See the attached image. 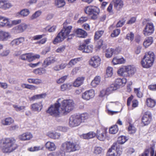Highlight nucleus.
I'll use <instances>...</instances> for the list:
<instances>
[{"label": "nucleus", "instance_id": "obj_3", "mask_svg": "<svg viewBox=\"0 0 156 156\" xmlns=\"http://www.w3.org/2000/svg\"><path fill=\"white\" fill-rule=\"evenodd\" d=\"M60 99V107L62 114H66L72 110L74 107V103L71 99L63 100L62 98Z\"/></svg>", "mask_w": 156, "mask_h": 156}, {"label": "nucleus", "instance_id": "obj_32", "mask_svg": "<svg viewBox=\"0 0 156 156\" xmlns=\"http://www.w3.org/2000/svg\"><path fill=\"white\" fill-rule=\"evenodd\" d=\"M76 33L77 37H85L87 36V33L81 29H78L76 31Z\"/></svg>", "mask_w": 156, "mask_h": 156}, {"label": "nucleus", "instance_id": "obj_36", "mask_svg": "<svg viewBox=\"0 0 156 156\" xmlns=\"http://www.w3.org/2000/svg\"><path fill=\"white\" fill-rule=\"evenodd\" d=\"M125 62V60L123 58H119L117 57H115L113 58L112 62L114 65L124 63Z\"/></svg>", "mask_w": 156, "mask_h": 156}, {"label": "nucleus", "instance_id": "obj_11", "mask_svg": "<svg viewBox=\"0 0 156 156\" xmlns=\"http://www.w3.org/2000/svg\"><path fill=\"white\" fill-rule=\"evenodd\" d=\"M154 31V26L151 23H148L143 30V34L145 36L152 34Z\"/></svg>", "mask_w": 156, "mask_h": 156}, {"label": "nucleus", "instance_id": "obj_52", "mask_svg": "<svg viewBox=\"0 0 156 156\" xmlns=\"http://www.w3.org/2000/svg\"><path fill=\"white\" fill-rule=\"evenodd\" d=\"M136 129L134 126L131 124H130L128 128V131L130 134L135 133L136 132Z\"/></svg>", "mask_w": 156, "mask_h": 156}, {"label": "nucleus", "instance_id": "obj_29", "mask_svg": "<svg viewBox=\"0 0 156 156\" xmlns=\"http://www.w3.org/2000/svg\"><path fill=\"white\" fill-rule=\"evenodd\" d=\"M14 120L11 118L9 117L2 119L1 121V123L4 126L9 125L13 123Z\"/></svg>", "mask_w": 156, "mask_h": 156}, {"label": "nucleus", "instance_id": "obj_22", "mask_svg": "<svg viewBox=\"0 0 156 156\" xmlns=\"http://www.w3.org/2000/svg\"><path fill=\"white\" fill-rule=\"evenodd\" d=\"M79 50L83 51V52L87 53L92 52L93 50V47L92 45L86 46L85 44L80 45L79 48Z\"/></svg>", "mask_w": 156, "mask_h": 156}, {"label": "nucleus", "instance_id": "obj_34", "mask_svg": "<svg viewBox=\"0 0 156 156\" xmlns=\"http://www.w3.org/2000/svg\"><path fill=\"white\" fill-rule=\"evenodd\" d=\"M27 81L29 83L36 85H39L42 83V80L38 78H29L27 79Z\"/></svg>", "mask_w": 156, "mask_h": 156}, {"label": "nucleus", "instance_id": "obj_48", "mask_svg": "<svg viewBox=\"0 0 156 156\" xmlns=\"http://www.w3.org/2000/svg\"><path fill=\"white\" fill-rule=\"evenodd\" d=\"M12 106L17 112H20L24 110L26 108V106H19L16 105H13Z\"/></svg>", "mask_w": 156, "mask_h": 156}, {"label": "nucleus", "instance_id": "obj_56", "mask_svg": "<svg viewBox=\"0 0 156 156\" xmlns=\"http://www.w3.org/2000/svg\"><path fill=\"white\" fill-rule=\"evenodd\" d=\"M127 140L126 137L124 136H122L118 138V141L119 143L123 144Z\"/></svg>", "mask_w": 156, "mask_h": 156}, {"label": "nucleus", "instance_id": "obj_54", "mask_svg": "<svg viewBox=\"0 0 156 156\" xmlns=\"http://www.w3.org/2000/svg\"><path fill=\"white\" fill-rule=\"evenodd\" d=\"M10 53V50L9 49H5L0 53V56L2 57H5L8 55Z\"/></svg>", "mask_w": 156, "mask_h": 156}, {"label": "nucleus", "instance_id": "obj_40", "mask_svg": "<svg viewBox=\"0 0 156 156\" xmlns=\"http://www.w3.org/2000/svg\"><path fill=\"white\" fill-rule=\"evenodd\" d=\"M33 72L36 75H41L46 73V70L43 68H39L34 69Z\"/></svg>", "mask_w": 156, "mask_h": 156}, {"label": "nucleus", "instance_id": "obj_35", "mask_svg": "<svg viewBox=\"0 0 156 156\" xmlns=\"http://www.w3.org/2000/svg\"><path fill=\"white\" fill-rule=\"evenodd\" d=\"M101 81V77L99 76H96L92 81L91 83V86L94 87L99 85Z\"/></svg>", "mask_w": 156, "mask_h": 156}, {"label": "nucleus", "instance_id": "obj_41", "mask_svg": "<svg viewBox=\"0 0 156 156\" xmlns=\"http://www.w3.org/2000/svg\"><path fill=\"white\" fill-rule=\"evenodd\" d=\"M56 61V60L55 58H48L44 61V64H46L47 66H48L51 64L54 63Z\"/></svg>", "mask_w": 156, "mask_h": 156}, {"label": "nucleus", "instance_id": "obj_49", "mask_svg": "<svg viewBox=\"0 0 156 156\" xmlns=\"http://www.w3.org/2000/svg\"><path fill=\"white\" fill-rule=\"evenodd\" d=\"M56 26H53L51 27L50 25L48 26L45 28L46 31H48L49 32H52L55 31L56 29Z\"/></svg>", "mask_w": 156, "mask_h": 156}, {"label": "nucleus", "instance_id": "obj_2", "mask_svg": "<svg viewBox=\"0 0 156 156\" xmlns=\"http://www.w3.org/2000/svg\"><path fill=\"white\" fill-rule=\"evenodd\" d=\"M72 27L69 26L64 27L58 34L56 37L53 43L56 44L57 43L63 41L66 37H68V40L71 39L72 37L74 36L73 34L69 35L71 32Z\"/></svg>", "mask_w": 156, "mask_h": 156}, {"label": "nucleus", "instance_id": "obj_16", "mask_svg": "<svg viewBox=\"0 0 156 156\" xmlns=\"http://www.w3.org/2000/svg\"><path fill=\"white\" fill-rule=\"evenodd\" d=\"M151 114L149 111L146 112L142 117V122L144 125H148L150 122L151 119Z\"/></svg>", "mask_w": 156, "mask_h": 156}, {"label": "nucleus", "instance_id": "obj_63", "mask_svg": "<svg viewBox=\"0 0 156 156\" xmlns=\"http://www.w3.org/2000/svg\"><path fill=\"white\" fill-rule=\"evenodd\" d=\"M45 36L44 34L38 35L34 36L31 39V40L37 41L39 40Z\"/></svg>", "mask_w": 156, "mask_h": 156}, {"label": "nucleus", "instance_id": "obj_21", "mask_svg": "<svg viewBox=\"0 0 156 156\" xmlns=\"http://www.w3.org/2000/svg\"><path fill=\"white\" fill-rule=\"evenodd\" d=\"M4 26L11 27L12 24L8 18L0 16V27Z\"/></svg>", "mask_w": 156, "mask_h": 156}, {"label": "nucleus", "instance_id": "obj_55", "mask_svg": "<svg viewBox=\"0 0 156 156\" xmlns=\"http://www.w3.org/2000/svg\"><path fill=\"white\" fill-rule=\"evenodd\" d=\"M66 152L65 150L62 149V144L61 145L60 149L56 152V154L58 156H65V153Z\"/></svg>", "mask_w": 156, "mask_h": 156}, {"label": "nucleus", "instance_id": "obj_14", "mask_svg": "<svg viewBox=\"0 0 156 156\" xmlns=\"http://www.w3.org/2000/svg\"><path fill=\"white\" fill-rule=\"evenodd\" d=\"M101 61V58L99 56H94L91 58L90 64L94 67L96 68L100 66Z\"/></svg>", "mask_w": 156, "mask_h": 156}, {"label": "nucleus", "instance_id": "obj_25", "mask_svg": "<svg viewBox=\"0 0 156 156\" xmlns=\"http://www.w3.org/2000/svg\"><path fill=\"white\" fill-rule=\"evenodd\" d=\"M45 146L47 149L50 151H55L56 149V146L53 142H47L45 144Z\"/></svg>", "mask_w": 156, "mask_h": 156}, {"label": "nucleus", "instance_id": "obj_61", "mask_svg": "<svg viewBox=\"0 0 156 156\" xmlns=\"http://www.w3.org/2000/svg\"><path fill=\"white\" fill-rule=\"evenodd\" d=\"M134 37V34L132 32H130L127 34L126 38L128 40L132 41L133 40Z\"/></svg>", "mask_w": 156, "mask_h": 156}, {"label": "nucleus", "instance_id": "obj_44", "mask_svg": "<svg viewBox=\"0 0 156 156\" xmlns=\"http://www.w3.org/2000/svg\"><path fill=\"white\" fill-rule=\"evenodd\" d=\"M118 131V128L117 125H114L111 126L109 129V132L111 134H115Z\"/></svg>", "mask_w": 156, "mask_h": 156}, {"label": "nucleus", "instance_id": "obj_28", "mask_svg": "<svg viewBox=\"0 0 156 156\" xmlns=\"http://www.w3.org/2000/svg\"><path fill=\"white\" fill-rule=\"evenodd\" d=\"M28 25L25 23H22L15 27L18 33H22L28 27Z\"/></svg>", "mask_w": 156, "mask_h": 156}, {"label": "nucleus", "instance_id": "obj_43", "mask_svg": "<svg viewBox=\"0 0 156 156\" xmlns=\"http://www.w3.org/2000/svg\"><path fill=\"white\" fill-rule=\"evenodd\" d=\"M65 3L64 0H55V5L58 8L63 6Z\"/></svg>", "mask_w": 156, "mask_h": 156}, {"label": "nucleus", "instance_id": "obj_15", "mask_svg": "<svg viewBox=\"0 0 156 156\" xmlns=\"http://www.w3.org/2000/svg\"><path fill=\"white\" fill-rule=\"evenodd\" d=\"M121 51V48L119 47L115 49L112 48H108L106 50V56L107 58H110L113 55L118 54Z\"/></svg>", "mask_w": 156, "mask_h": 156}, {"label": "nucleus", "instance_id": "obj_18", "mask_svg": "<svg viewBox=\"0 0 156 156\" xmlns=\"http://www.w3.org/2000/svg\"><path fill=\"white\" fill-rule=\"evenodd\" d=\"M114 91L111 86L106 88L103 89L100 92L99 96L101 97H103L106 96H108L113 93Z\"/></svg>", "mask_w": 156, "mask_h": 156}, {"label": "nucleus", "instance_id": "obj_9", "mask_svg": "<svg viewBox=\"0 0 156 156\" xmlns=\"http://www.w3.org/2000/svg\"><path fill=\"white\" fill-rule=\"evenodd\" d=\"M126 81V80L125 78H117L115 80V84H111V86L115 91L120 87L124 86Z\"/></svg>", "mask_w": 156, "mask_h": 156}, {"label": "nucleus", "instance_id": "obj_57", "mask_svg": "<svg viewBox=\"0 0 156 156\" xmlns=\"http://www.w3.org/2000/svg\"><path fill=\"white\" fill-rule=\"evenodd\" d=\"M103 149L100 147H96L94 148V153L96 154H101L103 151Z\"/></svg>", "mask_w": 156, "mask_h": 156}, {"label": "nucleus", "instance_id": "obj_31", "mask_svg": "<svg viewBox=\"0 0 156 156\" xmlns=\"http://www.w3.org/2000/svg\"><path fill=\"white\" fill-rule=\"evenodd\" d=\"M24 38L23 37H21L15 39L12 41L10 43L12 46L18 45L22 43L24 41Z\"/></svg>", "mask_w": 156, "mask_h": 156}, {"label": "nucleus", "instance_id": "obj_8", "mask_svg": "<svg viewBox=\"0 0 156 156\" xmlns=\"http://www.w3.org/2000/svg\"><path fill=\"white\" fill-rule=\"evenodd\" d=\"M85 12L89 15L92 19H96L100 12V9L97 7L90 6L84 9Z\"/></svg>", "mask_w": 156, "mask_h": 156}, {"label": "nucleus", "instance_id": "obj_26", "mask_svg": "<svg viewBox=\"0 0 156 156\" xmlns=\"http://www.w3.org/2000/svg\"><path fill=\"white\" fill-rule=\"evenodd\" d=\"M116 143H114L111 148L109 149L107 154V156H117L115 150Z\"/></svg>", "mask_w": 156, "mask_h": 156}, {"label": "nucleus", "instance_id": "obj_17", "mask_svg": "<svg viewBox=\"0 0 156 156\" xmlns=\"http://www.w3.org/2000/svg\"><path fill=\"white\" fill-rule=\"evenodd\" d=\"M43 107L41 102H40L32 104L31 105L30 108L32 111L38 112L41 111Z\"/></svg>", "mask_w": 156, "mask_h": 156}, {"label": "nucleus", "instance_id": "obj_4", "mask_svg": "<svg viewBox=\"0 0 156 156\" xmlns=\"http://www.w3.org/2000/svg\"><path fill=\"white\" fill-rule=\"evenodd\" d=\"M136 69L133 65H128L123 66L117 71L118 74L123 76H132L136 73Z\"/></svg>", "mask_w": 156, "mask_h": 156}, {"label": "nucleus", "instance_id": "obj_51", "mask_svg": "<svg viewBox=\"0 0 156 156\" xmlns=\"http://www.w3.org/2000/svg\"><path fill=\"white\" fill-rule=\"evenodd\" d=\"M113 69L110 67H107L106 69V76L107 77H111L113 74Z\"/></svg>", "mask_w": 156, "mask_h": 156}, {"label": "nucleus", "instance_id": "obj_50", "mask_svg": "<svg viewBox=\"0 0 156 156\" xmlns=\"http://www.w3.org/2000/svg\"><path fill=\"white\" fill-rule=\"evenodd\" d=\"M71 85L68 83H64L60 87L61 90L62 91H65L70 89Z\"/></svg>", "mask_w": 156, "mask_h": 156}, {"label": "nucleus", "instance_id": "obj_27", "mask_svg": "<svg viewBox=\"0 0 156 156\" xmlns=\"http://www.w3.org/2000/svg\"><path fill=\"white\" fill-rule=\"evenodd\" d=\"M47 135L51 138L53 139H59L61 136L60 133L56 132L49 131L47 133Z\"/></svg>", "mask_w": 156, "mask_h": 156}, {"label": "nucleus", "instance_id": "obj_42", "mask_svg": "<svg viewBox=\"0 0 156 156\" xmlns=\"http://www.w3.org/2000/svg\"><path fill=\"white\" fill-rule=\"evenodd\" d=\"M155 101L153 99L151 98H148L147 99V105L148 107L151 108L154 107L155 105Z\"/></svg>", "mask_w": 156, "mask_h": 156}, {"label": "nucleus", "instance_id": "obj_47", "mask_svg": "<svg viewBox=\"0 0 156 156\" xmlns=\"http://www.w3.org/2000/svg\"><path fill=\"white\" fill-rule=\"evenodd\" d=\"M42 12L40 10H38L35 12L30 17L31 20H33L39 17L41 14Z\"/></svg>", "mask_w": 156, "mask_h": 156}, {"label": "nucleus", "instance_id": "obj_46", "mask_svg": "<svg viewBox=\"0 0 156 156\" xmlns=\"http://www.w3.org/2000/svg\"><path fill=\"white\" fill-rule=\"evenodd\" d=\"M104 32L103 30H99L97 31L94 36V39L96 40L98 39L102 35Z\"/></svg>", "mask_w": 156, "mask_h": 156}, {"label": "nucleus", "instance_id": "obj_62", "mask_svg": "<svg viewBox=\"0 0 156 156\" xmlns=\"http://www.w3.org/2000/svg\"><path fill=\"white\" fill-rule=\"evenodd\" d=\"M67 77V76H62L61 78L57 80V83L58 84H60L63 83L66 80Z\"/></svg>", "mask_w": 156, "mask_h": 156}, {"label": "nucleus", "instance_id": "obj_59", "mask_svg": "<svg viewBox=\"0 0 156 156\" xmlns=\"http://www.w3.org/2000/svg\"><path fill=\"white\" fill-rule=\"evenodd\" d=\"M42 148L40 146H34L33 147H31L28 149V150L31 152L41 150Z\"/></svg>", "mask_w": 156, "mask_h": 156}, {"label": "nucleus", "instance_id": "obj_6", "mask_svg": "<svg viewBox=\"0 0 156 156\" xmlns=\"http://www.w3.org/2000/svg\"><path fill=\"white\" fill-rule=\"evenodd\" d=\"M60 99H58L56 102L49 108L46 112L51 115L55 116L59 115L62 114L60 107Z\"/></svg>", "mask_w": 156, "mask_h": 156}, {"label": "nucleus", "instance_id": "obj_12", "mask_svg": "<svg viewBox=\"0 0 156 156\" xmlns=\"http://www.w3.org/2000/svg\"><path fill=\"white\" fill-rule=\"evenodd\" d=\"M106 133L107 131L106 129H101L97 130L96 136L100 140L104 141L106 137Z\"/></svg>", "mask_w": 156, "mask_h": 156}, {"label": "nucleus", "instance_id": "obj_5", "mask_svg": "<svg viewBox=\"0 0 156 156\" xmlns=\"http://www.w3.org/2000/svg\"><path fill=\"white\" fill-rule=\"evenodd\" d=\"M154 60V54L151 51L146 54L141 62V64L144 68H149L153 65Z\"/></svg>", "mask_w": 156, "mask_h": 156}, {"label": "nucleus", "instance_id": "obj_13", "mask_svg": "<svg viewBox=\"0 0 156 156\" xmlns=\"http://www.w3.org/2000/svg\"><path fill=\"white\" fill-rule=\"evenodd\" d=\"M94 96V91L93 89L87 90L82 93V98L85 100L88 101L93 98Z\"/></svg>", "mask_w": 156, "mask_h": 156}, {"label": "nucleus", "instance_id": "obj_53", "mask_svg": "<svg viewBox=\"0 0 156 156\" xmlns=\"http://www.w3.org/2000/svg\"><path fill=\"white\" fill-rule=\"evenodd\" d=\"M80 60V58H75L71 60L69 62L68 65L71 66L75 65Z\"/></svg>", "mask_w": 156, "mask_h": 156}, {"label": "nucleus", "instance_id": "obj_23", "mask_svg": "<svg viewBox=\"0 0 156 156\" xmlns=\"http://www.w3.org/2000/svg\"><path fill=\"white\" fill-rule=\"evenodd\" d=\"M11 37V36L9 32L0 30V41H6Z\"/></svg>", "mask_w": 156, "mask_h": 156}, {"label": "nucleus", "instance_id": "obj_20", "mask_svg": "<svg viewBox=\"0 0 156 156\" xmlns=\"http://www.w3.org/2000/svg\"><path fill=\"white\" fill-rule=\"evenodd\" d=\"M12 6V4L5 0H0V9L4 10H7Z\"/></svg>", "mask_w": 156, "mask_h": 156}, {"label": "nucleus", "instance_id": "obj_37", "mask_svg": "<svg viewBox=\"0 0 156 156\" xmlns=\"http://www.w3.org/2000/svg\"><path fill=\"white\" fill-rule=\"evenodd\" d=\"M153 42V40L152 37H148L145 39L143 43L144 46L145 48L147 47L152 44Z\"/></svg>", "mask_w": 156, "mask_h": 156}, {"label": "nucleus", "instance_id": "obj_60", "mask_svg": "<svg viewBox=\"0 0 156 156\" xmlns=\"http://www.w3.org/2000/svg\"><path fill=\"white\" fill-rule=\"evenodd\" d=\"M135 93L136 94L137 97L139 98H141L143 96L142 93L140 91V88H135Z\"/></svg>", "mask_w": 156, "mask_h": 156}, {"label": "nucleus", "instance_id": "obj_1", "mask_svg": "<svg viewBox=\"0 0 156 156\" xmlns=\"http://www.w3.org/2000/svg\"><path fill=\"white\" fill-rule=\"evenodd\" d=\"M1 141L2 150L4 153L11 152L18 147L16 143V140L13 138H5L2 139Z\"/></svg>", "mask_w": 156, "mask_h": 156}, {"label": "nucleus", "instance_id": "obj_45", "mask_svg": "<svg viewBox=\"0 0 156 156\" xmlns=\"http://www.w3.org/2000/svg\"><path fill=\"white\" fill-rule=\"evenodd\" d=\"M30 13V11L27 9H24L21 10L20 12V14L22 17L27 16Z\"/></svg>", "mask_w": 156, "mask_h": 156}, {"label": "nucleus", "instance_id": "obj_24", "mask_svg": "<svg viewBox=\"0 0 156 156\" xmlns=\"http://www.w3.org/2000/svg\"><path fill=\"white\" fill-rule=\"evenodd\" d=\"M33 137L32 135L30 133L27 132L20 135L18 136L19 140L22 141L28 140Z\"/></svg>", "mask_w": 156, "mask_h": 156}, {"label": "nucleus", "instance_id": "obj_39", "mask_svg": "<svg viewBox=\"0 0 156 156\" xmlns=\"http://www.w3.org/2000/svg\"><path fill=\"white\" fill-rule=\"evenodd\" d=\"M46 96L45 93L41 94L34 95L30 98V101H34L35 100L44 98Z\"/></svg>", "mask_w": 156, "mask_h": 156}, {"label": "nucleus", "instance_id": "obj_38", "mask_svg": "<svg viewBox=\"0 0 156 156\" xmlns=\"http://www.w3.org/2000/svg\"><path fill=\"white\" fill-rule=\"evenodd\" d=\"M118 102H110L108 103L106 106L107 108V111L108 113L110 115H113L119 112V111H113L110 110L108 108V107L109 105H114L116 104Z\"/></svg>", "mask_w": 156, "mask_h": 156}, {"label": "nucleus", "instance_id": "obj_64", "mask_svg": "<svg viewBox=\"0 0 156 156\" xmlns=\"http://www.w3.org/2000/svg\"><path fill=\"white\" fill-rule=\"evenodd\" d=\"M120 32V30L116 29L113 31V32L111 34V36L112 37H116L119 34Z\"/></svg>", "mask_w": 156, "mask_h": 156}, {"label": "nucleus", "instance_id": "obj_7", "mask_svg": "<svg viewBox=\"0 0 156 156\" xmlns=\"http://www.w3.org/2000/svg\"><path fill=\"white\" fill-rule=\"evenodd\" d=\"M62 144V149L65 150L66 153H70L79 150L80 147L76 142H66Z\"/></svg>", "mask_w": 156, "mask_h": 156}, {"label": "nucleus", "instance_id": "obj_33", "mask_svg": "<svg viewBox=\"0 0 156 156\" xmlns=\"http://www.w3.org/2000/svg\"><path fill=\"white\" fill-rule=\"evenodd\" d=\"M84 78L83 77H78L73 83V86L75 87H78L82 85L83 82Z\"/></svg>", "mask_w": 156, "mask_h": 156}, {"label": "nucleus", "instance_id": "obj_58", "mask_svg": "<svg viewBox=\"0 0 156 156\" xmlns=\"http://www.w3.org/2000/svg\"><path fill=\"white\" fill-rule=\"evenodd\" d=\"M79 116V117H80L81 123L82 122H84V121L87 119L88 117V114L86 113L83 114Z\"/></svg>", "mask_w": 156, "mask_h": 156}, {"label": "nucleus", "instance_id": "obj_30", "mask_svg": "<svg viewBox=\"0 0 156 156\" xmlns=\"http://www.w3.org/2000/svg\"><path fill=\"white\" fill-rule=\"evenodd\" d=\"M96 136V133L95 132L90 131L87 133L82 134L81 137L85 139H89L94 138Z\"/></svg>", "mask_w": 156, "mask_h": 156}, {"label": "nucleus", "instance_id": "obj_10", "mask_svg": "<svg viewBox=\"0 0 156 156\" xmlns=\"http://www.w3.org/2000/svg\"><path fill=\"white\" fill-rule=\"evenodd\" d=\"M80 117L78 115H72L69 119V126L71 127H74L79 125L81 123Z\"/></svg>", "mask_w": 156, "mask_h": 156}, {"label": "nucleus", "instance_id": "obj_19", "mask_svg": "<svg viewBox=\"0 0 156 156\" xmlns=\"http://www.w3.org/2000/svg\"><path fill=\"white\" fill-rule=\"evenodd\" d=\"M112 3L113 4L114 8L117 11L121 9L124 5L122 0H113Z\"/></svg>", "mask_w": 156, "mask_h": 156}]
</instances>
